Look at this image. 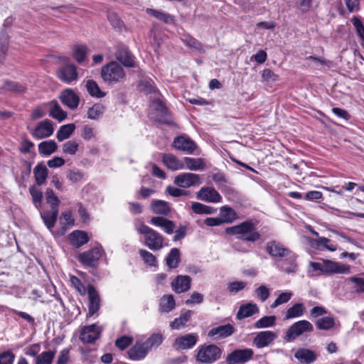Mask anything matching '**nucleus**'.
Here are the masks:
<instances>
[{"label": "nucleus", "instance_id": "f03ea898", "mask_svg": "<svg viewBox=\"0 0 364 364\" xmlns=\"http://www.w3.org/2000/svg\"><path fill=\"white\" fill-rule=\"evenodd\" d=\"M136 231L144 236V245L151 250H159L163 247L164 237L149 226L143 224H135Z\"/></svg>", "mask_w": 364, "mask_h": 364}, {"label": "nucleus", "instance_id": "4d7b16f0", "mask_svg": "<svg viewBox=\"0 0 364 364\" xmlns=\"http://www.w3.org/2000/svg\"><path fill=\"white\" fill-rule=\"evenodd\" d=\"M293 293L291 291H284L281 293L272 304L271 308L274 309L279 305L287 303L291 299Z\"/></svg>", "mask_w": 364, "mask_h": 364}, {"label": "nucleus", "instance_id": "cd10ccee", "mask_svg": "<svg viewBox=\"0 0 364 364\" xmlns=\"http://www.w3.org/2000/svg\"><path fill=\"white\" fill-rule=\"evenodd\" d=\"M306 311V307L302 303H296L285 312L284 320L292 319L302 316Z\"/></svg>", "mask_w": 364, "mask_h": 364}, {"label": "nucleus", "instance_id": "1a4fd4ad", "mask_svg": "<svg viewBox=\"0 0 364 364\" xmlns=\"http://www.w3.org/2000/svg\"><path fill=\"white\" fill-rule=\"evenodd\" d=\"M57 76L60 80L70 84L78 78L77 68L74 65L68 64L60 67L57 71Z\"/></svg>", "mask_w": 364, "mask_h": 364}, {"label": "nucleus", "instance_id": "774afa93", "mask_svg": "<svg viewBox=\"0 0 364 364\" xmlns=\"http://www.w3.org/2000/svg\"><path fill=\"white\" fill-rule=\"evenodd\" d=\"M349 281L355 284L354 291L357 293H364V279L359 277H351Z\"/></svg>", "mask_w": 364, "mask_h": 364}, {"label": "nucleus", "instance_id": "0e129e2a", "mask_svg": "<svg viewBox=\"0 0 364 364\" xmlns=\"http://www.w3.org/2000/svg\"><path fill=\"white\" fill-rule=\"evenodd\" d=\"M247 283L242 281H235L230 282L228 286V290L230 293H237L246 287Z\"/></svg>", "mask_w": 364, "mask_h": 364}, {"label": "nucleus", "instance_id": "a18cd8bd", "mask_svg": "<svg viewBox=\"0 0 364 364\" xmlns=\"http://www.w3.org/2000/svg\"><path fill=\"white\" fill-rule=\"evenodd\" d=\"M277 317L275 316H265L257 320L254 326L255 328H264L272 327L276 324Z\"/></svg>", "mask_w": 364, "mask_h": 364}, {"label": "nucleus", "instance_id": "7ed1b4c3", "mask_svg": "<svg viewBox=\"0 0 364 364\" xmlns=\"http://www.w3.org/2000/svg\"><path fill=\"white\" fill-rule=\"evenodd\" d=\"M100 75L105 82L114 84L124 79L125 72L118 63L111 61L102 68Z\"/></svg>", "mask_w": 364, "mask_h": 364}, {"label": "nucleus", "instance_id": "ddd939ff", "mask_svg": "<svg viewBox=\"0 0 364 364\" xmlns=\"http://www.w3.org/2000/svg\"><path fill=\"white\" fill-rule=\"evenodd\" d=\"M54 129L52 122L46 119L38 124L31 132L32 136L38 139L47 138L53 134Z\"/></svg>", "mask_w": 364, "mask_h": 364}, {"label": "nucleus", "instance_id": "2f4dec72", "mask_svg": "<svg viewBox=\"0 0 364 364\" xmlns=\"http://www.w3.org/2000/svg\"><path fill=\"white\" fill-rule=\"evenodd\" d=\"M184 167L191 171H200L204 169L205 164L200 158L184 157Z\"/></svg>", "mask_w": 364, "mask_h": 364}, {"label": "nucleus", "instance_id": "f704fd0d", "mask_svg": "<svg viewBox=\"0 0 364 364\" xmlns=\"http://www.w3.org/2000/svg\"><path fill=\"white\" fill-rule=\"evenodd\" d=\"M296 258V254L292 252L290 255L283 259L282 270L287 273L295 272L297 269Z\"/></svg>", "mask_w": 364, "mask_h": 364}, {"label": "nucleus", "instance_id": "2eb2a0df", "mask_svg": "<svg viewBox=\"0 0 364 364\" xmlns=\"http://www.w3.org/2000/svg\"><path fill=\"white\" fill-rule=\"evenodd\" d=\"M173 146L176 149L191 154L196 149V143L189 137L180 136L174 139Z\"/></svg>", "mask_w": 364, "mask_h": 364}, {"label": "nucleus", "instance_id": "c756f323", "mask_svg": "<svg viewBox=\"0 0 364 364\" xmlns=\"http://www.w3.org/2000/svg\"><path fill=\"white\" fill-rule=\"evenodd\" d=\"M219 217L223 224H228L233 223L237 218V215L232 208L224 205L220 209Z\"/></svg>", "mask_w": 364, "mask_h": 364}, {"label": "nucleus", "instance_id": "6e6d98bb", "mask_svg": "<svg viewBox=\"0 0 364 364\" xmlns=\"http://www.w3.org/2000/svg\"><path fill=\"white\" fill-rule=\"evenodd\" d=\"M87 48L85 46H77L73 49V57L79 63H82L87 55Z\"/></svg>", "mask_w": 364, "mask_h": 364}, {"label": "nucleus", "instance_id": "39448f33", "mask_svg": "<svg viewBox=\"0 0 364 364\" xmlns=\"http://www.w3.org/2000/svg\"><path fill=\"white\" fill-rule=\"evenodd\" d=\"M220 349L215 345L200 347L196 355V360L202 363H211L220 358Z\"/></svg>", "mask_w": 364, "mask_h": 364}, {"label": "nucleus", "instance_id": "6ab92c4d", "mask_svg": "<svg viewBox=\"0 0 364 364\" xmlns=\"http://www.w3.org/2000/svg\"><path fill=\"white\" fill-rule=\"evenodd\" d=\"M89 311L87 316H93L100 309V298L96 289L92 285L88 286Z\"/></svg>", "mask_w": 364, "mask_h": 364}, {"label": "nucleus", "instance_id": "49530a36", "mask_svg": "<svg viewBox=\"0 0 364 364\" xmlns=\"http://www.w3.org/2000/svg\"><path fill=\"white\" fill-rule=\"evenodd\" d=\"M192 312L190 310L186 311L182 314L180 317L175 318L170 324L173 329H179L183 327L186 323L189 321Z\"/></svg>", "mask_w": 364, "mask_h": 364}, {"label": "nucleus", "instance_id": "4c0bfd02", "mask_svg": "<svg viewBox=\"0 0 364 364\" xmlns=\"http://www.w3.org/2000/svg\"><path fill=\"white\" fill-rule=\"evenodd\" d=\"M33 175L36 183L38 185H42L46 181L48 177V169L45 166L38 164L33 168Z\"/></svg>", "mask_w": 364, "mask_h": 364}, {"label": "nucleus", "instance_id": "7c9ffc66", "mask_svg": "<svg viewBox=\"0 0 364 364\" xmlns=\"http://www.w3.org/2000/svg\"><path fill=\"white\" fill-rule=\"evenodd\" d=\"M176 301L171 294L164 295L159 301V310L161 313H168L175 309Z\"/></svg>", "mask_w": 364, "mask_h": 364}, {"label": "nucleus", "instance_id": "79ce46f5", "mask_svg": "<svg viewBox=\"0 0 364 364\" xmlns=\"http://www.w3.org/2000/svg\"><path fill=\"white\" fill-rule=\"evenodd\" d=\"M316 327L320 330H330L336 326V320L333 316H328L318 318L316 321Z\"/></svg>", "mask_w": 364, "mask_h": 364}, {"label": "nucleus", "instance_id": "58836bf2", "mask_svg": "<svg viewBox=\"0 0 364 364\" xmlns=\"http://www.w3.org/2000/svg\"><path fill=\"white\" fill-rule=\"evenodd\" d=\"M75 129V125L74 124H67L61 126L56 134L57 139L59 141H62L68 139L73 134Z\"/></svg>", "mask_w": 364, "mask_h": 364}, {"label": "nucleus", "instance_id": "dca6fc26", "mask_svg": "<svg viewBox=\"0 0 364 364\" xmlns=\"http://www.w3.org/2000/svg\"><path fill=\"white\" fill-rule=\"evenodd\" d=\"M198 340L196 333L186 334L177 338L174 342V347L176 349L186 350L193 348Z\"/></svg>", "mask_w": 364, "mask_h": 364}, {"label": "nucleus", "instance_id": "4468645a", "mask_svg": "<svg viewBox=\"0 0 364 364\" xmlns=\"http://www.w3.org/2000/svg\"><path fill=\"white\" fill-rule=\"evenodd\" d=\"M197 198L208 203H220L222 196L213 188L203 187L197 193Z\"/></svg>", "mask_w": 364, "mask_h": 364}, {"label": "nucleus", "instance_id": "b1692460", "mask_svg": "<svg viewBox=\"0 0 364 364\" xmlns=\"http://www.w3.org/2000/svg\"><path fill=\"white\" fill-rule=\"evenodd\" d=\"M149 350L146 348L144 342L137 341L136 344L129 349V356L132 360H141L146 357Z\"/></svg>", "mask_w": 364, "mask_h": 364}, {"label": "nucleus", "instance_id": "3c124183", "mask_svg": "<svg viewBox=\"0 0 364 364\" xmlns=\"http://www.w3.org/2000/svg\"><path fill=\"white\" fill-rule=\"evenodd\" d=\"M55 355V352L53 350L43 352L36 356V364H51Z\"/></svg>", "mask_w": 364, "mask_h": 364}, {"label": "nucleus", "instance_id": "423d86ee", "mask_svg": "<svg viewBox=\"0 0 364 364\" xmlns=\"http://www.w3.org/2000/svg\"><path fill=\"white\" fill-rule=\"evenodd\" d=\"M103 254V250L100 247H96L87 251L80 253L77 259L84 265L95 267Z\"/></svg>", "mask_w": 364, "mask_h": 364}, {"label": "nucleus", "instance_id": "412c9836", "mask_svg": "<svg viewBox=\"0 0 364 364\" xmlns=\"http://www.w3.org/2000/svg\"><path fill=\"white\" fill-rule=\"evenodd\" d=\"M191 279L187 275H178L171 282L172 289L176 293L187 291L191 288Z\"/></svg>", "mask_w": 364, "mask_h": 364}, {"label": "nucleus", "instance_id": "5701e85b", "mask_svg": "<svg viewBox=\"0 0 364 364\" xmlns=\"http://www.w3.org/2000/svg\"><path fill=\"white\" fill-rule=\"evenodd\" d=\"M150 223L156 226L161 228L166 234L171 235L173 233L175 229V224L173 221L164 218V217H153Z\"/></svg>", "mask_w": 364, "mask_h": 364}, {"label": "nucleus", "instance_id": "4be33fe9", "mask_svg": "<svg viewBox=\"0 0 364 364\" xmlns=\"http://www.w3.org/2000/svg\"><path fill=\"white\" fill-rule=\"evenodd\" d=\"M233 332L234 327L231 324H226L213 328L208 336L213 339H221L231 336Z\"/></svg>", "mask_w": 364, "mask_h": 364}, {"label": "nucleus", "instance_id": "052dcab7", "mask_svg": "<svg viewBox=\"0 0 364 364\" xmlns=\"http://www.w3.org/2000/svg\"><path fill=\"white\" fill-rule=\"evenodd\" d=\"M151 108L153 110H155L160 117H164L166 114V107L165 105L159 99L153 100L151 105Z\"/></svg>", "mask_w": 364, "mask_h": 364}, {"label": "nucleus", "instance_id": "393cba45", "mask_svg": "<svg viewBox=\"0 0 364 364\" xmlns=\"http://www.w3.org/2000/svg\"><path fill=\"white\" fill-rule=\"evenodd\" d=\"M116 58L124 66L132 68L134 66V57L127 48H120L115 54Z\"/></svg>", "mask_w": 364, "mask_h": 364}, {"label": "nucleus", "instance_id": "c85d7f7f", "mask_svg": "<svg viewBox=\"0 0 364 364\" xmlns=\"http://www.w3.org/2000/svg\"><path fill=\"white\" fill-rule=\"evenodd\" d=\"M70 240L71 244L78 248L89 241L87 234L84 231L75 230L70 235Z\"/></svg>", "mask_w": 364, "mask_h": 364}, {"label": "nucleus", "instance_id": "69168bd1", "mask_svg": "<svg viewBox=\"0 0 364 364\" xmlns=\"http://www.w3.org/2000/svg\"><path fill=\"white\" fill-rule=\"evenodd\" d=\"M262 77V80L267 82H273L278 80V75L270 69H264Z\"/></svg>", "mask_w": 364, "mask_h": 364}, {"label": "nucleus", "instance_id": "de8ad7c7", "mask_svg": "<svg viewBox=\"0 0 364 364\" xmlns=\"http://www.w3.org/2000/svg\"><path fill=\"white\" fill-rule=\"evenodd\" d=\"M164 338L161 333H154L144 343L146 348L150 350L153 348H156L163 342Z\"/></svg>", "mask_w": 364, "mask_h": 364}, {"label": "nucleus", "instance_id": "c03bdc74", "mask_svg": "<svg viewBox=\"0 0 364 364\" xmlns=\"http://www.w3.org/2000/svg\"><path fill=\"white\" fill-rule=\"evenodd\" d=\"M192 210L196 214H214L216 209L213 207L202 204L198 202H193L191 205Z\"/></svg>", "mask_w": 364, "mask_h": 364}, {"label": "nucleus", "instance_id": "6e6552de", "mask_svg": "<svg viewBox=\"0 0 364 364\" xmlns=\"http://www.w3.org/2000/svg\"><path fill=\"white\" fill-rule=\"evenodd\" d=\"M174 183L181 188H189L201 183L198 174L193 173H182L174 178Z\"/></svg>", "mask_w": 364, "mask_h": 364}, {"label": "nucleus", "instance_id": "8fccbe9b", "mask_svg": "<svg viewBox=\"0 0 364 364\" xmlns=\"http://www.w3.org/2000/svg\"><path fill=\"white\" fill-rule=\"evenodd\" d=\"M1 89L5 91H11L16 93H23L26 90V87L23 85L14 81H6L3 84Z\"/></svg>", "mask_w": 364, "mask_h": 364}, {"label": "nucleus", "instance_id": "72a5a7b5", "mask_svg": "<svg viewBox=\"0 0 364 364\" xmlns=\"http://www.w3.org/2000/svg\"><path fill=\"white\" fill-rule=\"evenodd\" d=\"M151 210L159 215H168L171 212L169 204L161 200H154L151 203Z\"/></svg>", "mask_w": 364, "mask_h": 364}, {"label": "nucleus", "instance_id": "20e7f679", "mask_svg": "<svg viewBox=\"0 0 364 364\" xmlns=\"http://www.w3.org/2000/svg\"><path fill=\"white\" fill-rule=\"evenodd\" d=\"M314 326L309 321L301 320L293 323L287 330L284 340L291 342L304 333H311Z\"/></svg>", "mask_w": 364, "mask_h": 364}, {"label": "nucleus", "instance_id": "c9c22d12", "mask_svg": "<svg viewBox=\"0 0 364 364\" xmlns=\"http://www.w3.org/2000/svg\"><path fill=\"white\" fill-rule=\"evenodd\" d=\"M85 88L87 92L92 97L97 98L104 97L106 93L101 90L98 84L93 80H87L85 81Z\"/></svg>", "mask_w": 364, "mask_h": 364}, {"label": "nucleus", "instance_id": "09e8293b", "mask_svg": "<svg viewBox=\"0 0 364 364\" xmlns=\"http://www.w3.org/2000/svg\"><path fill=\"white\" fill-rule=\"evenodd\" d=\"M146 11L148 14L154 16V18L160 21H162L166 23H171L173 21V17L168 14L164 13L162 11L154 10L152 9H147Z\"/></svg>", "mask_w": 364, "mask_h": 364}, {"label": "nucleus", "instance_id": "f8f14e48", "mask_svg": "<svg viewBox=\"0 0 364 364\" xmlns=\"http://www.w3.org/2000/svg\"><path fill=\"white\" fill-rule=\"evenodd\" d=\"M277 335L272 331H260L253 338L252 343L257 348H262L272 344Z\"/></svg>", "mask_w": 364, "mask_h": 364}, {"label": "nucleus", "instance_id": "e2e57ef3", "mask_svg": "<svg viewBox=\"0 0 364 364\" xmlns=\"http://www.w3.org/2000/svg\"><path fill=\"white\" fill-rule=\"evenodd\" d=\"M353 25L354 26L357 35L359 36L360 40L364 42V26L360 20L356 17H353L351 20Z\"/></svg>", "mask_w": 364, "mask_h": 364}, {"label": "nucleus", "instance_id": "a878e982", "mask_svg": "<svg viewBox=\"0 0 364 364\" xmlns=\"http://www.w3.org/2000/svg\"><path fill=\"white\" fill-rule=\"evenodd\" d=\"M162 161L168 169L172 171L184 168L183 161H181L171 154H164Z\"/></svg>", "mask_w": 364, "mask_h": 364}, {"label": "nucleus", "instance_id": "aec40b11", "mask_svg": "<svg viewBox=\"0 0 364 364\" xmlns=\"http://www.w3.org/2000/svg\"><path fill=\"white\" fill-rule=\"evenodd\" d=\"M294 357L301 363L311 364L316 360L318 354L311 349L301 348L295 351Z\"/></svg>", "mask_w": 364, "mask_h": 364}, {"label": "nucleus", "instance_id": "bf43d9fd", "mask_svg": "<svg viewBox=\"0 0 364 364\" xmlns=\"http://www.w3.org/2000/svg\"><path fill=\"white\" fill-rule=\"evenodd\" d=\"M104 112V107L100 104H95L87 111V117L90 119H97Z\"/></svg>", "mask_w": 364, "mask_h": 364}, {"label": "nucleus", "instance_id": "a19ab883", "mask_svg": "<svg viewBox=\"0 0 364 364\" xmlns=\"http://www.w3.org/2000/svg\"><path fill=\"white\" fill-rule=\"evenodd\" d=\"M58 215V210H51L41 214V218L48 229H51L55 224L57 217Z\"/></svg>", "mask_w": 364, "mask_h": 364}, {"label": "nucleus", "instance_id": "f3484780", "mask_svg": "<svg viewBox=\"0 0 364 364\" xmlns=\"http://www.w3.org/2000/svg\"><path fill=\"white\" fill-rule=\"evenodd\" d=\"M60 99L63 105L71 109H76L80 102L79 96L70 88L65 89L61 92Z\"/></svg>", "mask_w": 364, "mask_h": 364}, {"label": "nucleus", "instance_id": "0eeeda50", "mask_svg": "<svg viewBox=\"0 0 364 364\" xmlns=\"http://www.w3.org/2000/svg\"><path fill=\"white\" fill-rule=\"evenodd\" d=\"M265 249L272 257L279 259H284L293 252L283 244L275 240L268 242Z\"/></svg>", "mask_w": 364, "mask_h": 364}, {"label": "nucleus", "instance_id": "f257e3e1", "mask_svg": "<svg viewBox=\"0 0 364 364\" xmlns=\"http://www.w3.org/2000/svg\"><path fill=\"white\" fill-rule=\"evenodd\" d=\"M225 231L229 235H237V238L248 242H254L260 237L259 233L250 221H245L237 225L228 228Z\"/></svg>", "mask_w": 364, "mask_h": 364}, {"label": "nucleus", "instance_id": "bb28decb", "mask_svg": "<svg viewBox=\"0 0 364 364\" xmlns=\"http://www.w3.org/2000/svg\"><path fill=\"white\" fill-rule=\"evenodd\" d=\"M259 312V308L255 303H248L242 305L237 313V318L238 319H243L245 318L250 317Z\"/></svg>", "mask_w": 364, "mask_h": 364}, {"label": "nucleus", "instance_id": "a211bd4d", "mask_svg": "<svg viewBox=\"0 0 364 364\" xmlns=\"http://www.w3.org/2000/svg\"><path fill=\"white\" fill-rule=\"evenodd\" d=\"M350 273V267L349 265L330 259H326V274H348Z\"/></svg>", "mask_w": 364, "mask_h": 364}, {"label": "nucleus", "instance_id": "680f3d73", "mask_svg": "<svg viewBox=\"0 0 364 364\" xmlns=\"http://www.w3.org/2000/svg\"><path fill=\"white\" fill-rule=\"evenodd\" d=\"M255 294L257 298L264 302L269 296L270 291L265 285H261L255 289Z\"/></svg>", "mask_w": 364, "mask_h": 364}, {"label": "nucleus", "instance_id": "13d9d810", "mask_svg": "<svg viewBox=\"0 0 364 364\" xmlns=\"http://www.w3.org/2000/svg\"><path fill=\"white\" fill-rule=\"evenodd\" d=\"M141 92L145 94H151L156 92V88L151 80H141L139 85Z\"/></svg>", "mask_w": 364, "mask_h": 364}, {"label": "nucleus", "instance_id": "864d4df0", "mask_svg": "<svg viewBox=\"0 0 364 364\" xmlns=\"http://www.w3.org/2000/svg\"><path fill=\"white\" fill-rule=\"evenodd\" d=\"M139 253L144 263L151 267H155L156 265V258L151 252L141 249L139 250Z\"/></svg>", "mask_w": 364, "mask_h": 364}, {"label": "nucleus", "instance_id": "603ef678", "mask_svg": "<svg viewBox=\"0 0 364 364\" xmlns=\"http://www.w3.org/2000/svg\"><path fill=\"white\" fill-rule=\"evenodd\" d=\"M79 144L74 140H70L62 146V151L64 154L75 155L78 151Z\"/></svg>", "mask_w": 364, "mask_h": 364}, {"label": "nucleus", "instance_id": "e433bc0d", "mask_svg": "<svg viewBox=\"0 0 364 364\" xmlns=\"http://www.w3.org/2000/svg\"><path fill=\"white\" fill-rule=\"evenodd\" d=\"M311 245L317 249H326L331 252L337 250V245L331 243V240L324 237H320L311 242Z\"/></svg>", "mask_w": 364, "mask_h": 364}, {"label": "nucleus", "instance_id": "ea45409f", "mask_svg": "<svg viewBox=\"0 0 364 364\" xmlns=\"http://www.w3.org/2000/svg\"><path fill=\"white\" fill-rule=\"evenodd\" d=\"M57 144L53 140L44 141L38 144V151L41 154L49 156L57 150Z\"/></svg>", "mask_w": 364, "mask_h": 364}, {"label": "nucleus", "instance_id": "473e14b6", "mask_svg": "<svg viewBox=\"0 0 364 364\" xmlns=\"http://www.w3.org/2000/svg\"><path fill=\"white\" fill-rule=\"evenodd\" d=\"M50 107L49 114L59 122H62L67 118L66 112L63 111L56 101H51L48 103Z\"/></svg>", "mask_w": 364, "mask_h": 364}, {"label": "nucleus", "instance_id": "37998d69", "mask_svg": "<svg viewBox=\"0 0 364 364\" xmlns=\"http://www.w3.org/2000/svg\"><path fill=\"white\" fill-rule=\"evenodd\" d=\"M180 262V252L177 248H172L166 258V265L171 269L176 268Z\"/></svg>", "mask_w": 364, "mask_h": 364}, {"label": "nucleus", "instance_id": "9d476101", "mask_svg": "<svg viewBox=\"0 0 364 364\" xmlns=\"http://www.w3.org/2000/svg\"><path fill=\"white\" fill-rule=\"evenodd\" d=\"M102 328L97 324L85 326L81 332L80 338L83 343H92L100 336Z\"/></svg>", "mask_w": 364, "mask_h": 364}, {"label": "nucleus", "instance_id": "9b49d317", "mask_svg": "<svg viewBox=\"0 0 364 364\" xmlns=\"http://www.w3.org/2000/svg\"><path fill=\"white\" fill-rule=\"evenodd\" d=\"M253 355V350L250 348L235 350L227 357V362L230 364L245 363L250 360Z\"/></svg>", "mask_w": 364, "mask_h": 364}, {"label": "nucleus", "instance_id": "5fc2aeb1", "mask_svg": "<svg viewBox=\"0 0 364 364\" xmlns=\"http://www.w3.org/2000/svg\"><path fill=\"white\" fill-rule=\"evenodd\" d=\"M46 198L47 203L51 206V210H58L60 200L52 189L48 188L46 190Z\"/></svg>", "mask_w": 364, "mask_h": 364}, {"label": "nucleus", "instance_id": "338daca9", "mask_svg": "<svg viewBox=\"0 0 364 364\" xmlns=\"http://www.w3.org/2000/svg\"><path fill=\"white\" fill-rule=\"evenodd\" d=\"M83 173L78 170H70L67 173V178L73 183H77L83 178Z\"/></svg>", "mask_w": 364, "mask_h": 364}]
</instances>
